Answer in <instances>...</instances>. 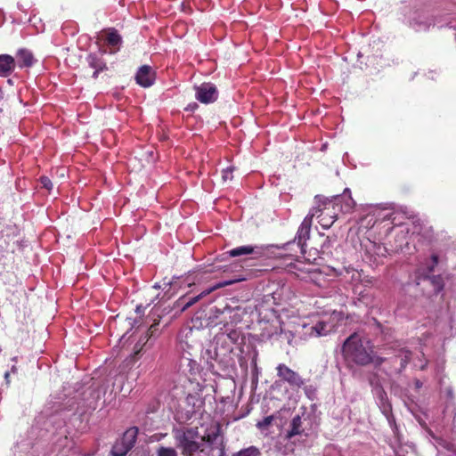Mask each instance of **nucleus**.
Segmentation results:
<instances>
[{
  "instance_id": "1",
  "label": "nucleus",
  "mask_w": 456,
  "mask_h": 456,
  "mask_svg": "<svg viewBox=\"0 0 456 456\" xmlns=\"http://www.w3.org/2000/svg\"><path fill=\"white\" fill-rule=\"evenodd\" d=\"M173 436L183 456H210L211 449L201 442L197 428H176Z\"/></svg>"
},
{
  "instance_id": "2",
  "label": "nucleus",
  "mask_w": 456,
  "mask_h": 456,
  "mask_svg": "<svg viewBox=\"0 0 456 456\" xmlns=\"http://www.w3.org/2000/svg\"><path fill=\"white\" fill-rule=\"evenodd\" d=\"M345 358L359 365H366L372 361L371 350L368 341H362L356 333L352 334L344 342L342 348Z\"/></svg>"
},
{
  "instance_id": "3",
  "label": "nucleus",
  "mask_w": 456,
  "mask_h": 456,
  "mask_svg": "<svg viewBox=\"0 0 456 456\" xmlns=\"http://www.w3.org/2000/svg\"><path fill=\"white\" fill-rule=\"evenodd\" d=\"M333 329L334 325L324 321H320L313 325L304 324L302 326V336L305 338L326 336L330 333Z\"/></svg>"
},
{
  "instance_id": "4",
  "label": "nucleus",
  "mask_w": 456,
  "mask_h": 456,
  "mask_svg": "<svg viewBox=\"0 0 456 456\" xmlns=\"http://www.w3.org/2000/svg\"><path fill=\"white\" fill-rule=\"evenodd\" d=\"M195 97L201 103L208 104L216 101L218 92L214 84L203 83L194 86Z\"/></svg>"
},
{
  "instance_id": "5",
  "label": "nucleus",
  "mask_w": 456,
  "mask_h": 456,
  "mask_svg": "<svg viewBox=\"0 0 456 456\" xmlns=\"http://www.w3.org/2000/svg\"><path fill=\"white\" fill-rule=\"evenodd\" d=\"M277 376L292 387H301L305 382L301 376L283 363L276 367Z\"/></svg>"
},
{
  "instance_id": "6",
  "label": "nucleus",
  "mask_w": 456,
  "mask_h": 456,
  "mask_svg": "<svg viewBox=\"0 0 456 456\" xmlns=\"http://www.w3.org/2000/svg\"><path fill=\"white\" fill-rule=\"evenodd\" d=\"M314 216V214L307 215L303 222L301 223L297 235L295 237V241H297V246L301 248V253L305 254V246L306 243V240L310 238V231L312 226L313 218Z\"/></svg>"
},
{
  "instance_id": "7",
  "label": "nucleus",
  "mask_w": 456,
  "mask_h": 456,
  "mask_svg": "<svg viewBox=\"0 0 456 456\" xmlns=\"http://www.w3.org/2000/svg\"><path fill=\"white\" fill-rule=\"evenodd\" d=\"M231 257H237L246 255H252L253 259H256L261 257L264 255V249L262 247L252 246V245H244L234 248L224 253Z\"/></svg>"
},
{
  "instance_id": "8",
  "label": "nucleus",
  "mask_w": 456,
  "mask_h": 456,
  "mask_svg": "<svg viewBox=\"0 0 456 456\" xmlns=\"http://www.w3.org/2000/svg\"><path fill=\"white\" fill-rule=\"evenodd\" d=\"M154 78L155 74L148 65L142 66L135 76L136 82L143 87L151 86L153 84Z\"/></svg>"
},
{
  "instance_id": "9",
  "label": "nucleus",
  "mask_w": 456,
  "mask_h": 456,
  "mask_svg": "<svg viewBox=\"0 0 456 456\" xmlns=\"http://www.w3.org/2000/svg\"><path fill=\"white\" fill-rule=\"evenodd\" d=\"M16 61L9 54H0V77H9L15 69Z\"/></svg>"
},
{
  "instance_id": "10",
  "label": "nucleus",
  "mask_w": 456,
  "mask_h": 456,
  "mask_svg": "<svg viewBox=\"0 0 456 456\" xmlns=\"http://www.w3.org/2000/svg\"><path fill=\"white\" fill-rule=\"evenodd\" d=\"M334 200L336 205L343 202L341 205V210L344 212H349L355 206V202L351 197V191L349 189H345L343 195L336 196Z\"/></svg>"
},
{
  "instance_id": "11",
  "label": "nucleus",
  "mask_w": 456,
  "mask_h": 456,
  "mask_svg": "<svg viewBox=\"0 0 456 456\" xmlns=\"http://www.w3.org/2000/svg\"><path fill=\"white\" fill-rule=\"evenodd\" d=\"M17 63L20 68L31 67L35 62L33 53L28 49H20L16 54Z\"/></svg>"
},
{
  "instance_id": "12",
  "label": "nucleus",
  "mask_w": 456,
  "mask_h": 456,
  "mask_svg": "<svg viewBox=\"0 0 456 456\" xmlns=\"http://www.w3.org/2000/svg\"><path fill=\"white\" fill-rule=\"evenodd\" d=\"M232 282L233 281H224V282H222V283H218V284L209 288L208 289L203 291L200 295L191 297L188 302L185 303V305H183L182 310L183 311L186 310L187 308H189L190 306L194 305L196 302H198L200 298H202L203 297L208 295L209 293H211L212 291L216 290V289H220V288H223V287H224L226 285H230Z\"/></svg>"
},
{
  "instance_id": "13",
  "label": "nucleus",
  "mask_w": 456,
  "mask_h": 456,
  "mask_svg": "<svg viewBox=\"0 0 456 456\" xmlns=\"http://www.w3.org/2000/svg\"><path fill=\"white\" fill-rule=\"evenodd\" d=\"M400 214H403L407 218L413 217V212L412 211L409 210L406 207H402L397 211L390 212L388 214H386V215L382 216L381 218L383 220H391L392 223L397 224H401L402 223L400 220H398V216Z\"/></svg>"
},
{
  "instance_id": "14",
  "label": "nucleus",
  "mask_w": 456,
  "mask_h": 456,
  "mask_svg": "<svg viewBox=\"0 0 456 456\" xmlns=\"http://www.w3.org/2000/svg\"><path fill=\"white\" fill-rule=\"evenodd\" d=\"M304 432L303 421L299 415L295 416L289 425L287 437L292 438L295 436L301 435Z\"/></svg>"
},
{
  "instance_id": "15",
  "label": "nucleus",
  "mask_w": 456,
  "mask_h": 456,
  "mask_svg": "<svg viewBox=\"0 0 456 456\" xmlns=\"http://www.w3.org/2000/svg\"><path fill=\"white\" fill-rule=\"evenodd\" d=\"M137 434L138 429L136 428H131L127 429L121 437L120 441L122 445L128 449V451L134 446Z\"/></svg>"
},
{
  "instance_id": "16",
  "label": "nucleus",
  "mask_w": 456,
  "mask_h": 456,
  "mask_svg": "<svg viewBox=\"0 0 456 456\" xmlns=\"http://www.w3.org/2000/svg\"><path fill=\"white\" fill-rule=\"evenodd\" d=\"M87 62L90 67L95 69V71L93 74V77L94 78L98 77L100 71L106 69L105 62H103L102 60L94 53H91L88 55Z\"/></svg>"
},
{
  "instance_id": "17",
  "label": "nucleus",
  "mask_w": 456,
  "mask_h": 456,
  "mask_svg": "<svg viewBox=\"0 0 456 456\" xmlns=\"http://www.w3.org/2000/svg\"><path fill=\"white\" fill-rule=\"evenodd\" d=\"M379 408L382 411V413L387 417L389 423L392 421V415H391V405L387 402L386 393L384 391H379Z\"/></svg>"
},
{
  "instance_id": "18",
  "label": "nucleus",
  "mask_w": 456,
  "mask_h": 456,
  "mask_svg": "<svg viewBox=\"0 0 456 456\" xmlns=\"http://www.w3.org/2000/svg\"><path fill=\"white\" fill-rule=\"evenodd\" d=\"M105 41L111 46H118L121 43V37L114 29L106 31Z\"/></svg>"
},
{
  "instance_id": "19",
  "label": "nucleus",
  "mask_w": 456,
  "mask_h": 456,
  "mask_svg": "<svg viewBox=\"0 0 456 456\" xmlns=\"http://www.w3.org/2000/svg\"><path fill=\"white\" fill-rule=\"evenodd\" d=\"M218 436H219V428H217L216 430L214 432L206 434L204 436H200V438L201 442L204 443L208 446V449L212 450L211 445L214 444V442L218 437Z\"/></svg>"
},
{
  "instance_id": "20",
  "label": "nucleus",
  "mask_w": 456,
  "mask_h": 456,
  "mask_svg": "<svg viewBox=\"0 0 456 456\" xmlns=\"http://www.w3.org/2000/svg\"><path fill=\"white\" fill-rule=\"evenodd\" d=\"M318 218H320L319 224H321V226L324 229H329L335 222L337 216H336V214H333V215L322 214V215L318 216Z\"/></svg>"
},
{
  "instance_id": "21",
  "label": "nucleus",
  "mask_w": 456,
  "mask_h": 456,
  "mask_svg": "<svg viewBox=\"0 0 456 456\" xmlns=\"http://www.w3.org/2000/svg\"><path fill=\"white\" fill-rule=\"evenodd\" d=\"M260 451L255 446H249L234 453L232 456H260Z\"/></svg>"
},
{
  "instance_id": "22",
  "label": "nucleus",
  "mask_w": 456,
  "mask_h": 456,
  "mask_svg": "<svg viewBox=\"0 0 456 456\" xmlns=\"http://www.w3.org/2000/svg\"><path fill=\"white\" fill-rule=\"evenodd\" d=\"M157 456H178V453L173 447L160 445L157 449Z\"/></svg>"
},
{
  "instance_id": "23",
  "label": "nucleus",
  "mask_w": 456,
  "mask_h": 456,
  "mask_svg": "<svg viewBox=\"0 0 456 456\" xmlns=\"http://www.w3.org/2000/svg\"><path fill=\"white\" fill-rule=\"evenodd\" d=\"M127 452L128 449L122 445L120 440L117 441L116 444L113 445L112 453L114 456H125L127 453Z\"/></svg>"
},
{
  "instance_id": "24",
  "label": "nucleus",
  "mask_w": 456,
  "mask_h": 456,
  "mask_svg": "<svg viewBox=\"0 0 456 456\" xmlns=\"http://www.w3.org/2000/svg\"><path fill=\"white\" fill-rule=\"evenodd\" d=\"M397 357H400L402 360L401 367L405 368L406 364L410 361L411 352L404 349H400L397 354Z\"/></svg>"
},
{
  "instance_id": "25",
  "label": "nucleus",
  "mask_w": 456,
  "mask_h": 456,
  "mask_svg": "<svg viewBox=\"0 0 456 456\" xmlns=\"http://www.w3.org/2000/svg\"><path fill=\"white\" fill-rule=\"evenodd\" d=\"M274 417L273 415L264 418L263 420L258 421L256 427L261 430L267 429L273 423Z\"/></svg>"
},
{
  "instance_id": "26",
  "label": "nucleus",
  "mask_w": 456,
  "mask_h": 456,
  "mask_svg": "<svg viewBox=\"0 0 456 456\" xmlns=\"http://www.w3.org/2000/svg\"><path fill=\"white\" fill-rule=\"evenodd\" d=\"M234 170L233 167H227L223 170L222 178L224 181H228L232 179V172Z\"/></svg>"
},
{
  "instance_id": "27",
  "label": "nucleus",
  "mask_w": 456,
  "mask_h": 456,
  "mask_svg": "<svg viewBox=\"0 0 456 456\" xmlns=\"http://www.w3.org/2000/svg\"><path fill=\"white\" fill-rule=\"evenodd\" d=\"M40 182H41L42 186L44 188L47 189L48 191H50L53 188V183L51 182V180L48 177H46V176L41 177Z\"/></svg>"
},
{
  "instance_id": "28",
  "label": "nucleus",
  "mask_w": 456,
  "mask_h": 456,
  "mask_svg": "<svg viewBox=\"0 0 456 456\" xmlns=\"http://www.w3.org/2000/svg\"><path fill=\"white\" fill-rule=\"evenodd\" d=\"M158 322H155L154 324H152L150 329H149V332H151V336L153 335V333L155 332V330H157V326H158Z\"/></svg>"
},
{
  "instance_id": "29",
  "label": "nucleus",
  "mask_w": 456,
  "mask_h": 456,
  "mask_svg": "<svg viewBox=\"0 0 456 456\" xmlns=\"http://www.w3.org/2000/svg\"><path fill=\"white\" fill-rule=\"evenodd\" d=\"M320 211L319 208H313L310 212L308 213V215H311V214H314V216Z\"/></svg>"
},
{
  "instance_id": "30",
  "label": "nucleus",
  "mask_w": 456,
  "mask_h": 456,
  "mask_svg": "<svg viewBox=\"0 0 456 456\" xmlns=\"http://www.w3.org/2000/svg\"><path fill=\"white\" fill-rule=\"evenodd\" d=\"M214 353H216V349H214ZM206 354H211V350H210V349H207V350H206ZM216 354H215V356L209 355V357H210L211 359H215V358H216Z\"/></svg>"
},
{
  "instance_id": "31",
  "label": "nucleus",
  "mask_w": 456,
  "mask_h": 456,
  "mask_svg": "<svg viewBox=\"0 0 456 456\" xmlns=\"http://www.w3.org/2000/svg\"><path fill=\"white\" fill-rule=\"evenodd\" d=\"M9 378H10V373L7 371V372H5V374H4V379H5V380H6V382H7V383H9V382H10Z\"/></svg>"
},
{
  "instance_id": "32",
  "label": "nucleus",
  "mask_w": 456,
  "mask_h": 456,
  "mask_svg": "<svg viewBox=\"0 0 456 456\" xmlns=\"http://www.w3.org/2000/svg\"><path fill=\"white\" fill-rule=\"evenodd\" d=\"M415 386H416L417 388H419V387H421L422 383L419 380H416L415 381Z\"/></svg>"
},
{
  "instance_id": "33",
  "label": "nucleus",
  "mask_w": 456,
  "mask_h": 456,
  "mask_svg": "<svg viewBox=\"0 0 456 456\" xmlns=\"http://www.w3.org/2000/svg\"><path fill=\"white\" fill-rule=\"evenodd\" d=\"M433 261H434V265H436L438 260H437V256H433Z\"/></svg>"
},
{
  "instance_id": "34",
  "label": "nucleus",
  "mask_w": 456,
  "mask_h": 456,
  "mask_svg": "<svg viewBox=\"0 0 456 456\" xmlns=\"http://www.w3.org/2000/svg\"><path fill=\"white\" fill-rule=\"evenodd\" d=\"M16 370V367L15 366H12V371L14 372Z\"/></svg>"
},
{
  "instance_id": "35",
  "label": "nucleus",
  "mask_w": 456,
  "mask_h": 456,
  "mask_svg": "<svg viewBox=\"0 0 456 456\" xmlns=\"http://www.w3.org/2000/svg\"><path fill=\"white\" fill-rule=\"evenodd\" d=\"M291 337V334H289V336H287V339L289 340V338Z\"/></svg>"
}]
</instances>
